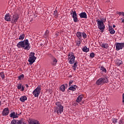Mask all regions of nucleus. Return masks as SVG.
<instances>
[{"label": "nucleus", "mask_w": 124, "mask_h": 124, "mask_svg": "<svg viewBox=\"0 0 124 124\" xmlns=\"http://www.w3.org/2000/svg\"><path fill=\"white\" fill-rule=\"evenodd\" d=\"M65 85L66 86V87H67L68 86L67 84H65Z\"/></svg>", "instance_id": "nucleus-50"}, {"label": "nucleus", "mask_w": 124, "mask_h": 124, "mask_svg": "<svg viewBox=\"0 0 124 124\" xmlns=\"http://www.w3.org/2000/svg\"><path fill=\"white\" fill-rule=\"evenodd\" d=\"M27 99V96H23L20 98V100L22 102H25V101H26Z\"/></svg>", "instance_id": "nucleus-21"}, {"label": "nucleus", "mask_w": 124, "mask_h": 124, "mask_svg": "<svg viewBox=\"0 0 124 124\" xmlns=\"http://www.w3.org/2000/svg\"><path fill=\"white\" fill-rule=\"evenodd\" d=\"M45 35L46 37H48V35H49V31L46 30L45 33Z\"/></svg>", "instance_id": "nucleus-31"}, {"label": "nucleus", "mask_w": 124, "mask_h": 124, "mask_svg": "<svg viewBox=\"0 0 124 124\" xmlns=\"http://www.w3.org/2000/svg\"><path fill=\"white\" fill-rule=\"evenodd\" d=\"M74 70H76V67H74Z\"/></svg>", "instance_id": "nucleus-49"}, {"label": "nucleus", "mask_w": 124, "mask_h": 124, "mask_svg": "<svg viewBox=\"0 0 124 124\" xmlns=\"http://www.w3.org/2000/svg\"><path fill=\"white\" fill-rule=\"evenodd\" d=\"M29 124H40L37 120H30L29 121Z\"/></svg>", "instance_id": "nucleus-12"}, {"label": "nucleus", "mask_w": 124, "mask_h": 124, "mask_svg": "<svg viewBox=\"0 0 124 124\" xmlns=\"http://www.w3.org/2000/svg\"><path fill=\"white\" fill-rule=\"evenodd\" d=\"M70 14L72 17L73 18L74 21L75 22H78V17H77V14L76 13V11L71 10L70 12Z\"/></svg>", "instance_id": "nucleus-7"}, {"label": "nucleus", "mask_w": 124, "mask_h": 124, "mask_svg": "<svg viewBox=\"0 0 124 124\" xmlns=\"http://www.w3.org/2000/svg\"><path fill=\"white\" fill-rule=\"evenodd\" d=\"M77 62H76L74 63V65L73 66V67H77Z\"/></svg>", "instance_id": "nucleus-41"}, {"label": "nucleus", "mask_w": 124, "mask_h": 124, "mask_svg": "<svg viewBox=\"0 0 124 124\" xmlns=\"http://www.w3.org/2000/svg\"><path fill=\"white\" fill-rule=\"evenodd\" d=\"M82 99H83V96L82 95H79L77 100L76 101L77 102H78V103H79V102H81L82 101Z\"/></svg>", "instance_id": "nucleus-20"}, {"label": "nucleus", "mask_w": 124, "mask_h": 124, "mask_svg": "<svg viewBox=\"0 0 124 124\" xmlns=\"http://www.w3.org/2000/svg\"><path fill=\"white\" fill-rule=\"evenodd\" d=\"M112 27H113V28H116V26H115V25H113L112 26Z\"/></svg>", "instance_id": "nucleus-47"}, {"label": "nucleus", "mask_w": 124, "mask_h": 124, "mask_svg": "<svg viewBox=\"0 0 124 124\" xmlns=\"http://www.w3.org/2000/svg\"><path fill=\"white\" fill-rule=\"evenodd\" d=\"M12 124H18L17 123V120H13L11 122Z\"/></svg>", "instance_id": "nucleus-30"}, {"label": "nucleus", "mask_w": 124, "mask_h": 124, "mask_svg": "<svg viewBox=\"0 0 124 124\" xmlns=\"http://www.w3.org/2000/svg\"><path fill=\"white\" fill-rule=\"evenodd\" d=\"M72 83H73V80H70L69 82V86H71V85H72Z\"/></svg>", "instance_id": "nucleus-42"}, {"label": "nucleus", "mask_w": 124, "mask_h": 124, "mask_svg": "<svg viewBox=\"0 0 124 124\" xmlns=\"http://www.w3.org/2000/svg\"><path fill=\"white\" fill-rule=\"evenodd\" d=\"M96 22L97 23L98 28L99 30H100V31H103L105 29V25H104L103 21L97 19Z\"/></svg>", "instance_id": "nucleus-4"}, {"label": "nucleus", "mask_w": 124, "mask_h": 124, "mask_svg": "<svg viewBox=\"0 0 124 124\" xmlns=\"http://www.w3.org/2000/svg\"><path fill=\"white\" fill-rule=\"evenodd\" d=\"M4 19L5 21H7V22H11V16H10L9 13L5 15Z\"/></svg>", "instance_id": "nucleus-11"}, {"label": "nucleus", "mask_w": 124, "mask_h": 124, "mask_svg": "<svg viewBox=\"0 0 124 124\" xmlns=\"http://www.w3.org/2000/svg\"><path fill=\"white\" fill-rule=\"evenodd\" d=\"M108 82H109L108 78L104 76L97 80L96 81V85H97L98 86H102V85H104V84H106V83H108Z\"/></svg>", "instance_id": "nucleus-2"}, {"label": "nucleus", "mask_w": 124, "mask_h": 124, "mask_svg": "<svg viewBox=\"0 0 124 124\" xmlns=\"http://www.w3.org/2000/svg\"><path fill=\"white\" fill-rule=\"evenodd\" d=\"M68 60H69V62L70 64L74 63L75 61V56H74V53L73 52H70L68 55Z\"/></svg>", "instance_id": "nucleus-5"}, {"label": "nucleus", "mask_w": 124, "mask_h": 124, "mask_svg": "<svg viewBox=\"0 0 124 124\" xmlns=\"http://www.w3.org/2000/svg\"><path fill=\"white\" fill-rule=\"evenodd\" d=\"M90 58H94V53L92 52L91 53H90Z\"/></svg>", "instance_id": "nucleus-32"}, {"label": "nucleus", "mask_w": 124, "mask_h": 124, "mask_svg": "<svg viewBox=\"0 0 124 124\" xmlns=\"http://www.w3.org/2000/svg\"><path fill=\"white\" fill-rule=\"evenodd\" d=\"M53 14H54V16H56L57 17H58V11H54Z\"/></svg>", "instance_id": "nucleus-38"}, {"label": "nucleus", "mask_w": 124, "mask_h": 124, "mask_svg": "<svg viewBox=\"0 0 124 124\" xmlns=\"http://www.w3.org/2000/svg\"><path fill=\"white\" fill-rule=\"evenodd\" d=\"M35 60H36V58H29L28 60L29 62H30L29 64H32L35 62Z\"/></svg>", "instance_id": "nucleus-14"}, {"label": "nucleus", "mask_w": 124, "mask_h": 124, "mask_svg": "<svg viewBox=\"0 0 124 124\" xmlns=\"http://www.w3.org/2000/svg\"><path fill=\"white\" fill-rule=\"evenodd\" d=\"M0 76H1V78H2V79H4V73H3V72H2L1 73H0Z\"/></svg>", "instance_id": "nucleus-28"}, {"label": "nucleus", "mask_w": 124, "mask_h": 124, "mask_svg": "<svg viewBox=\"0 0 124 124\" xmlns=\"http://www.w3.org/2000/svg\"><path fill=\"white\" fill-rule=\"evenodd\" d=\"M35 53L34 52H31L29 55V58H36L34 56Z\"/></svg>", "instance_id": "nucleus-26"}, {"label": "nucleus", "mask_w": 124, "mask_h": 124, "mask_svg": "<svg viewBox=\"0 0 124 124\" xmlns=\"http://www.w3.org/2000/svg\"><path fill=\"white\" fill-rule=\"evenodd\" d=\"M90 50V49L88 48L87 46H84L83 48H82V51L83 52H85L87 53V52H89Z\"/></svg>", "instance_id": "nucleus-23"}, {"label": "nucleus", "mask_w": 124, "mask_h": 124, "mask_svg": "<svg viewBox=\"0 0 124 124\" xmlns=\"http://www.w3.org/2000/svg\"><path fill=\"white\" fill-rule=\"evenodd\" d=\"M21 92H24L25 91V89L24 88V86H21Z\"/></svg>", "instance_id": "nucleus-44"}, {"label": "nucleus", "mask_w": 124, "mask_h": 124, "mask_svg": "<svg viewBox=\"0 0 124 124\" xmlns=\"http://www.w3.org/2000/svg\"><path fill=\"white\" fill-rule=\"evenodd\" d=\"M57 62H58V60L55 57H52L51 64L52 65H56L57 64Z\"/></svg>", "instance_id": "nucleus-15"}, {"label": "nucleus", "mask_w": 124, "mask_h": 124, "mask_svg": "<svg viewBox=\"0 0 124 124\" xmlns=\"http://www.w3.org/2000/svg\"><path fill=\"white\" fill-rule=\"evenodd\" d=\"M122 23H124V19L122 20Z\"/></svg>", "instance_id": "nucleus-48"}, {"label": "nucleus", "mask_w": 124, "mask_h": 124, "mask_svg": "<svg viewBox=\"0 0 124 124\" xmlns=\"http://www.w3.org/2000/svg\"><path fill=\"white\" fill-rule=\"evenodd\" d=\"M76 35L78 39H81L82 38V33H81V32H78Z\"/></svg>", "instance_id": "nucleus-22"}, {"label": "nucleus", "mask_w": 124, "mask_h": 124, "mask_svg": "<svg viewBox=\"0 0 124 124\" xmlns=\"http://www.w3.org/2000/svg\"><path fill=\"white\" fill-rule=\"evenodd\" d=\"M76 89H77V86L72 85V86H71L68 88V90H69L70 91H73V92H74V91H76Z\"/></svg>", "instance_id": "nucleus-17"}, {"label": "nucleus", "mask_w": 124, "mask_h": 124, "mask_svg": "<svg viewBox=\"0 0 124 124\" xmlns=\"http://www.w3.org/2000/svg\"><path fill=\"white\" fill-rule=\"evenodd\" d=\"M77 45H78V46H80V45H81V41H77Z\"/></svg>", "instance_id": "nucleus-39"}, {"label": "nucleus", "mask_w": 124, "mask_h": 124, "mask_svg": "<svg viewBox=\"0 0 124 124\" xmlns=\"http://www.w3.org/2000/svg\"><path fill=\"white\" fill-rule=\"evenodd\" d=\"M24 38H25V34H20L18 39L19 40H23Z\"/></svg>", "instance_id": "nucleus-25"}, {"label": "nucleus", "mask_w": 124, "mask_h": 124, "mask_svg": "<svg viewBox=\"0 0 124 124\" xmlns=\"http://www.w3.org/2000/svg\"><path fill=\"white\" fill-rule=\"evenodd\" d=\"M118 14H119L120 15V16H121V15H122L123 16H124V12H120L118 13Z\"/></svg>", "instance_id": "nucleus-37"}, {"label": "nucleus", "mask_w": 124, "mask_h": 124, "mask_svg": "<svg viewBox=\"0 0 124 124\" xmlns=\"http://www.w3.org/2000/svg\"><path fill=\"white\" fill-rule=\"evenodd\" d=\"M60 91H62V92H64L65 91V86L64 85H62L60 87Z\"/></svg>", "instance_id": "nucleus-24"}, {"label": "nucleus", "mask_w": 124, "mask_h": 124, "mask_svg": "<svg viewBox=\"0 0 124 124\" xmlns=\"http://www.w3.org/2000/svg\"><path fill=\"white\" fill-rule=\"evenodd\" d=\"M119 124H124V119H120L119 122Z\"/></svg>", "instance_id": "nucleus-36"}, {"label": "nucleus", "mask_w": 124, "mask_h": 124, "mask_svg": "<svg viewBox=\"0 0 124 124\" xmlns=\"http://www.w3.org/2000/svg\"><path fill=\"white\" fill-rule=\"evenodd\" d=\"M100 70H102V71H103V72H105V73H106V72H107V70H106V68H105L103 66H101L100 67Z\"/></svg>", "instance_id": "nucleus-27"}, {"label": "nucleus", "mask_w": 124, "mask_h": 124, "mask_svg": "<svg viewBox=\"0 0 124 124\" xmlns=\"http://www.w3.org/2000/svg\"><path fill=\"white\" fill-rule=\"evenodd\" d=\"M10 117L11 118H13V119H15L16 118H18V116H17V113H16V115L15 114V112H13L10 114Z\"/></svg>", "instance_id": "nucleus-18"}, {"label": "nucleus", "mask_w": 124, "mask_h": 124, "mask_svg": "<svg viewBox=\"0 0 124 124\" xmlns=\"http://www.w3.org/2000/svg\"><path fill=\"white\" fill-rule=\"evenodd\" d=\"M56 106L55 108V112H57L58 115L62 114L63 112V106L62 105L61 102H56Z\"/></svg>", "instance_id": "nucleus-3"}, {"label": "nucleus", "mask_w": 124, "mask_h": 124, "mask_svg": "<svg viewBox=\"0 0 124 124\" xmlns=\"http://www.w3.org/2000/svg\"><path fill=\"white\" fill-rule=\"evenodd\" d=\"M22 88V84H19L17 85V90H21Z\"/></svg>", "instance_id": "nucleus-34"}, {"label": "nucleus", "mask_w": 124, "mask_h": 124, "mask_svg": "<svg viewBox=\"0 0 124 124\" xmlns=\"http://www.w3.org/2000/svg\"><path fill=\"white\" fill-rule=\"evenodd\" d=\"M24 77V74H21L19 76H18V79L19 80H21L23 79V78Z\"/></svg>", "instance_id": "nucleus-33"}, {"label": "nucleus", "mask_w": 124, "mask_h": 124, "mask_svg": "<svg viewBox=\"0 0 124 124\" xmlns=\"http://www.w3.org/2000/svg\"><path fill=\"white\" fill-rule=\"evenodd\" d=\"M122 61H119V62H118L117 63V65H121V64H122Z\"/></svg>", "instance_id": "nucleus-43"}, {"label": "nucleus", "mask_w": 124, "mask_h": 124, "mask_svg": "<svg viewBox=\"0 0 124 124\" xmlns=\"http://www.w3.org/2000/svg\"><path fill=\"white\" fill-rule=\"evenodd\" d=\"M101 46L102 47V48H105V49H108V48H109V45L107 43H103L101 44Z\"/></svg>", "instance_id": "nucleus-19"}, {"label": "nucleus", "mask_w": 124, "mask_h": 124, "mask_svg": "<svg viewBox=\"0 0 124 124\" xmlns=\"http://www.w3.org/2000/svg\"><path fill=\"white\" fill-rule=\"evenodd\" d=\"M112 122L113 124H116L117 123V119L113 118L112 119Z\"/></svg>", "instance_id": "nucleus-35"}, {"label": "nucleus", "mask_w": 124, "mask_h": 124, "mask_svg": "<svg viewBox=\"0 0 124 124\" xmlns=\"http://www.w3.org/2000/svg\"><path fill=\"white\" fill-rule=\"evenodd\" d=\"M22 123H23V121H21V120H17V124H21Z\"/></svg>", "instance_id": "nucleus-40"}, {"label": "nucleus", "mask_w": 124, "mask_h": 124, "mask_svg": "<svg viewBox=\"0 0 124 124\" xmlns=\"http://www.w3.org/2000/svg\"><path fill=\"white\" fill-rule=\"evenodd\" d=\"M123 103L124 104V93L123 95Z\"/></svg>", "instance_id": "nucleus-45"}, {"label": "nucleus", "mask_w": 124, "mask_h": 124, "mask_svg": "<svg viewBox=\"0 0 124 124\" xmlns=\"http://www.w3.org/2000/svg\"><path fill=\"white\" fill-rule=\"evenodd\" d=\"M108 31H109L110 34H114V33L115 32V30H114V29H113V27L110 26H108Z\"/></svg>", "instance_id": "nucleus-16"}, {"label": "nucleus", "mask_w": 124, "mask_h": 124, "mask_svg": "<svg viewBox=\"0 0 124 124\" xmlns=\"http://www.w3.org/2000/svg\"><path fill=\"white\" fill-rule=\"evenodd\" d=\"M16 46L18 48H23L24 50H27V51L31 49V46L29 43V40L28 39L19 42Z\"/></svg>", "instance_id": "nucleus-1"}, {"label": "nucleus", "mask_w": 124, "mask_h": 124, "mask_svg": "<svg viewBox=\"0 0 124 124\" xmlns=\"http://www.w3.org/2000/svg\"><path fill=\"white\" fill-rule=\"evenodd\" d=\"M41 92V87L38 85V87L33 91L32 93L35 97H38Z\"/></svg>", "instance_id": "nucleus-6"}, {"label": "nucleus", "mask_w": 124, "mask_h": 124, "mask_svg": "<svg viewBox=\"0 0 124 124\" xmlns=\"http://www.w3.org/2000/svg\"><path fill=\"white\" fill-rule=\"evenodd\" d=\"M82 36L84 39H85V38H87V34H86L85 32L82 33Z\"/></svg>", "instance_id": "nucleus-29"}, {"label": "nucleus", "mask_w": 124, "mask_h": 124, "mask_svg": "<svg viewBox=\"0 0 124 124\" xmlns=\"http://www.w3.org/2000/svg\"><path fill=\"white\" fill-rule=\"evenodd\" d=\"M116 51L122 50L124 48V43H117L115 44Z\"/></svg>", "instance_id": "nucleus-8"}, {"label": "nucleus", "mask_w": 124, "mask_h": 124, "mask_svg": "<svg viewBox=\"0 0 124 124\" xmlns=\"http://www.w3.org/2000/svg\"><path fill=\"white\" fill-rule=\"evenodd\" d=\"M19 19V16L17 15H14L13 16V18L12 19V23H14V24H16L17 23V21H18V19Z\"/></svg>", "instance_id": "nucleus-9"}, {"label": "nucleus", "mask_w": 124, "mask_h": 124, "mask_svg": "<svg viewBox=\"0 0 124 124\" xmlns=\"http://www.w3.org/2000/svg\"><path fill=\"white\" fill-rule=\"evenodd\" d=\"M8 114H9V109L8 108H4L2 112V116H7Z\"/></svg>", "instance_id": "nucleus-10"}, {"label": "nucleus", "mask_w": 124, "mask_h": 124, "mask_svg": "<svg viewBox=\"0 0 124 124\" xmlns=\"http://www.w3.org/2000/svg\"><path fill=\"white\" fill-rule=\"evenodd\" d=\"M80 18H83L87 19L88 17L87 16V13L86 12H82L79 14Z\"/></svg>", "instance_id": "nucleus-13"}, {"label": "nucleus", "mask_w": 124, "mask_h": 124, "mask_svg": "<svg viewBox=\"0 0 124 124\" xmlns=\"http://www.w3.org/2000/svg\"><path fill=\"white\" fill-rule=\"evenodd\" d=\"M26 88H29V85L28 84H25Z\"/></svg>", "instance_id": "nucleus-46"}]
</instances>
